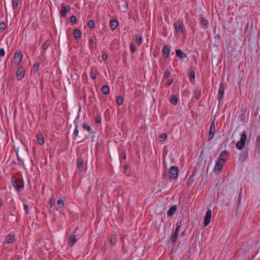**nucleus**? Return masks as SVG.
Returning a JSON list of instances; mask_svg holds the SVG:
<instances>
[{"label": "nucleus", "mask_w": 260, "mask_h": 260, "mask_svg": "<svg viewBox=\"0 0 260 260\" xmlns=\"http://www.w3.org/2000/svg\"><path fill=\"white\" fill-rule=\"evenodd\" d=\"M102 57L103 60H106L108 58V56L106 54H103Z\"/></svg>", "instance_id": "nucleus-49"}, {"label": "nucleus", "mask_w": 260, "mask_h": 260, "mask_svg": "<svg viewBox=\"0 0 260 260\" xmlns=\"http://www.w3.org/2000/svg\"><path fill=\"white\" fill-rule=\"evenodd\" d=\"M142 40V38L138 35L136 36V42L138 44H140Z\"/></svg>", "instance_id": "nucleus-38"}, {"label": "nucleus", "mask_w": 260, "mask_h": 260, "mask_svg": "<svg viewBox=\"0 0 260 260\" xmlns=\"http://www.w3.org/2000/svg\"><path fill=\"white\" fill-rule=\"evenodd\" d=\"M167 137V136L165 133L161 134L158 136V140L160 142H162L166 139Z\"/></svg>", "instance_id": "nucleus-30"}, {"label": "nucleus", "mask_w": 260, "mask_h": 260, "mask_svg": "<svg viewBox=\"0 0 260 260\" xmlns=\"http://www.w3.org/2000/svg\"><path fill=\"white\" fill-rule=\"evenodd\" d=\"M25 75V69L24 68L19 67L18 69L16 77L18 80H21L24 76Z\"/></svg>", "instance_id": "nucleus-10"}, {"label": "nucleus", "mask_w": 260, "mask_h": 260, "mask_svg": "<svg viewBox=\"0 0 260 260\" xmlns=\"http://www.w3.org/2000/svg\"><path fill=\"white\" fill-rule=\"evenodd\" d=\"M70 9V7L69 5L62 7L60 11L61 16L62 17H65L67 12L69 11Z\"/></svg>", "instance_id": "nucleus-12"}, {"label": "nucleus", "mask_w": 260, "mask_h": 260, "mask_svg": "<svg viewBox=\"0 0 260 260\" xmlns=\"http://www.w3.org/2000/svg\"><path fill=\"white\" fill-rule=\"evenodd\" d=\"M14 240V237L12 235H8L5 239V242L8 243H11Z\"/></svg>", "instance_id": "nucleus-26"}, {"label": "nucleus", "mask_w": 260, "mask_h": 260, "mask_svg": "<svg viewBox=\"0 0 260 260\" xmlns=\"http://www.w3.org/2000/svg\"><path fill=\"white\" fill-rule=\"evenodd\" d=\"M209 22L208 21L204 19L203 18H201L200 20V24L202 26H205V28H207V25L208 24Z\"/></svg>", "instance_id": "nucleus-25"}, {"label": "nucleus", "mask_w": 260, "mask_h": 260, "mask_svg": "<svg viewBox=\"0 0 260 260\" xmlns=\"http://www.w3.org/2000/svg\"><path fill=\"white\" fill-rule=\"evenodd\" d=\"M83 161L81 158H79L77 159V166L79 170L82 171L83 170Z\"/></svg>", "instance_id": "nucleus-24"}, {"label": "nucleus", "mask_w": 260, "mask_h": 260, "mask_svg": "<svg viewBox=\"0 0 260 260\" xmlns=\"http://www.w3.org/2000/svg\"><path fill=\"white\" fill-rule=\"evenodd\" d=\"M170 48L169 46L165 45L162 48V53L163 56L166 57L168 58L169 56V52H170Z\"/></svg>", "instance_id": "nucleus-15"}, {"label": "nucleus", "mask_w": 260, "mask_h": 260, "mask_svg": "<svg viewBox=\"0 0 260 260\" xmlns=\"http://www.w3.org/2000/svg\"><path fill=\"white\" fill-rule=\"evenodd\" d=\"M174 27L177 33L181 34L182 32H183V24L180 20L176 21L174 23Z\"/></svg>", "instance_id": "nucleus-5"}, {"label": "nucleus", "mask_w": 260, "mask_h": 260, "mask_svg": "<svg viewBox=\"0 0 260 260\" xmlns=\"http://www.w3.org/2000/svg\"><path fill=\"white\" fill-rule=\"evenodd\" d=\"M6 27V25L4 22H2L0 23V30L1 31H3L5 30Z\"/></svg>", "instance_id": "nucleus-43"}, {"label": "nucleus", "mask_w": 260, "mask_h": 260, "mask_svg": "<svg viewBox=\"0 0 260 260\" xmlns=\"http://www.w3.org/2000/svg\"><path fill=\"white\" fill-rule=\"evenodd\" d=\"M216 133V128L214 121H212L210 124V131L208 134V139L211 140L213 138L214 134Z\"/></svg>", "instance_id": "nucleus-8"}, {"label": "nucleus", "mask_w": 260, "mask_h": 260, "mask_svg": "<svg viewBox=\"0 0 260 260\" xmlns=\"http://www.w3.org/2000/svg\"><path fill=\"white\" fill-rule=\"evenodd\" d=\"M177 98L176 96H173L170 100L171 103L173 105H176L177 103Z\"/></svg>", "instance_id": "nucleus-32"}, {"label": "nucleus", "mask_w": 260, "mask_h": 260, "mask_svg": "<svg viewBox=\"0 0 260 260\" xmlns=\"http://www.w3.org/2000/svg\"><path fill=\"white\" fill-rule=\"evenodd\" d=\"M224 93V88L223 84L222 83H221L220 84L219 91H218V94L217 95V100L220 102L223 97Z\"/></svg>", "instance_id": "nucleus-11"}, {"label": "nucleus", "mask_w": 260, "mask_h": 260, "mask_svg": "<svg viewBox=\"0 0 260 260\" xmlns=\"http://www.w3.org/2000/svg\"><path fill=\"white\" fill-rule=\"evenodd\" d=\"M173 80L171 79L168 83H166V84L167 87H169L170 85H171V84L173 83Z\"/></svg>", "instance_id": "nucleus-50"}, {"label": "nucleus", "mask_w": 260, "mask_h": 260, "mask_svg": "<svg viewBox=\"0 0 260 260\" xmlns=\"http://www.w3.org/2000/svg\"><path fill=\"white\" fill-rule=\"evenodd\" d=\"M110 242L112 245H114L116 243V237L114 235L111 236L110 238Z\"/></svg>", "instance_id": "nucleus-35"}, {"label": "nucleus", "mask_w": 260, "mask_h": 260, "mask_svg": "<svg viewBox=\"0 0 260 260\" xmlns=\"http://www.w3.org/2000/svg\"><path fill=\"white\" fill-rule=\"evenodd\" d=\"M179 170L177 167H172L169 171V176L170 180H176L178 175Z\"/></svg>", "instance_id": "nucleus-1"}, {"label": "nucleus", "mask_w": 260, "mask_h": 260, "mask_svg": "<svg viewBox=\"0 0 260 260\" xmlns=\"http://www.w3.org/2000/svg\"><path fill=\"white\" fill-rule=\"evenodd\" d=\"M82 127L85 129L86 131H87L88 132H90L91 131V128L90 126L87 123L85 122L83 123L82 125Z\"/></svg>", "instance_id": "nucleus-27"}, {"label": "nucleus", "mask_w": 260, "mask_h": 260, "mask_svg": "<svg viewBox=\"0 0 260 260\" xmlns=\"http://www.w3.org/2000/svg\"><path fill=\"white\" fill-rule=\"evenodd\" d=\"M116 103L118 105H121L123 103V99L121 96H118L116 99Z\"/></svg>", "instance_id": "nucleus-34"}, {"label": "nucleus", "mask_w": 260, "mask_h": 260, "mask_svg": "<svg viewBox=\"0 0 260 260\" xmlns=\"http://www.w3.org/2000/svg\"><path fill=\"white\" fill-rule=\"evenodd\" d=\"M87 25L90 28H93L95 26L94 22L93 20H90L88 22Z\"/></svg>", "instance_id": "nucleus-33"}, {"label": "nucleus", "mask_w": 260, "mask_h": 260, "mask_svg": "<svg viewBox=\"0 0 260 260\" xmlns=\"http://www.w3.org/2000/svg\"><path fill=\"white\" fill-rule=\"evenodd\" d=\"M190 80L193 82L195 80V72L194 70H192L189 74Z\"/></svg>", "instance_id": "nucleus-29"}, {"label": "nucleus", "mask_w": 260, "mask_h": 260, "mask_svg": "<svg viewBox=\"0 0 260 260\" xmlns=\"http://www.w3.org/2000/svg\"><path fill=\"white\" fill-rule=\"evenodd\" d=\"M239 150H242L243 147H237Z\"/></svg>", "instance_id": "nucleus-55"}, {"label": "nucleus", "mask_w": 260, "mask_h": 260, "mask_svg": "<svg viewBox=\"0 0 260 260\" xmlns=\"http://www.w3.org/2000/svg\"><path fill=\"white\" fill-rule=\"evenodd\" d=\"M74 36L76 40H79L81 38V31L78 29H75L73 31Z\"/></svg>", "instance_id": "nucleus-18"}, {"label": "nucleus", "mask_w": 260, "mask_h": 260, "mask_svg": "<svg viewBox=\"0 0 260 260\" xmlns=\"http://www.w3.org/2000/svg\"><path fill=\"white\" fill-rule=\"evenodd\" d=\"M194 96L197 100H198L200 99L201 95V91L199 89L197 88L194 90Z\"/></svg>", "instance_id": "nucleus-28"}, {"label": "nucleus", "mask_w": 260, "mask_h": 260, "mask_svg": "<svg viewBox=\"0 0 260 260\" xmlns=\"http://www.w3.org/2000/svg\"><path fill=\"white\" fill-rule=\"evenodd\" d=\"M118 24V22L116 20H113L110 21V27L112 30L115 29Z\"/></svg>", "instance_id": "nucleus-22"}, {"label": "nucleus", "mask_w": 260, "mask_h": 260, "mask_svg": "<svg viewBox=\"0 0 260 260\" xmlns=\"http://www.w3.org/2000/svg\"><path fill=\"white\" fill-rule=\"evenodd\" d=\"M12 182L14 187L17 191H20L23 189L24 183L22 180L18 178L13 179Z\"/></svg>", "instance_id": "nucleus-2"}, {"label": "nucleus", "mask_w": 260, "mask_h": 260, "mask_svg": "<svg viewBox=\"0 0 260 260\" xmlns=\"http://www.w3.org/2000/svg\"><path fill=\"white\" fill-rule=\"evenodd\" d=\"M70 21L73 23H76L77 22L76 17L74 15H72L70 17Z\"/></svg>", "instance_id": "nucleus-41"}, {"label": "nucleus", "mask_w": 260, "mask_h": 260, "mask_svg": "<svg viewBox=\"0 0 260 260\" xmlns=\"http://www.w3.org/2000/svg\"><path fill=\"white\" fill-rule=\"evenodd\" d=\"M181 228V224L177 223L176 224V228L175 229V231L174 233L173 236L171 237V240L173 242H175L177 239L179 232L180 231V229Z\"/></svg>", "instance_id": "nucleus-7"}, {"label": "nucleus", "mask_w": 260, "mask_h": 260, "mask_svg": "<svg viewBox=\"0 0 260 260\" xmlns=\"http://www.w3.org/2000/svg\"><path fill=\"white\" fill-rule=\"evenodd\" d=\"M175 52L176 56L179 59H183L187 57V54L185 53L182 52L180 49H176Z\"/></svg>", "instance_id": "nucleus-14"}, {"label": "nucleus", "mask_w": 260, "mask_h": 260, "mask_svg": "<svg viewBox=\"0 0 260 260\" xmlns=\"http://www.w3.org/2000/svg\"><path fill=\"white\" fill-rule=\"evenodd\" d=\"M57 210H60V209H61L64 206V202L63 200L62 199H59L57 202Z\"/></svg>", "instance_id": "nucleus-19"}, {"label": "nucleus", "mask_w": 260, "mask_h": 260, "mask_svg": "<svg viewBox=\"0 0 260 260\" xmlns=\"http://www.w3.org/2000/svg\"><path fill=\"white\" fill-rule=\"evenodd\" d=\"M123 158H124V159L126 158V155H125V154H124L123 155Z\"/></svg>", "instance_id": "nucleus-56"}, {"label": "nucleus", "mask_w": 260, "mask_h": 260, "mask_svg": "<svg viewBox=\"0 0 260 260\" xmlns=\"http://www.w3.org/2000/svg\"><path fill=\"white\" fill-rule=\"evenodd\" d=\"M130 48L131 51L134 52L136 51L135 44L134 42H132L130 45Z\"/></svg>", "instance_id": "nucleus-44"}, {"label": "nucleus", "mask_w": 260, "mask_h": 260, "mask_svg": "<svg viewBox=\"0 0 260 260\" xmlns=\"http://www.w3.org/2000/svg\"><path fill=\"white\" fill-rule=\"evenodd\" d=\"M5 51L4 48H1L0 49V57H3L5 56Z\"/></svg>", "instance_id": "nucleus-46"}, {"label": "nucleus", "mask_w": 260, "mask_h": 260, "mask_svg": "<svg viewBox=\"0 0 260 260\" xmlns=\"http://www.w3.org/2000/svg\"><path fill=\"white\" fill-rule=\"evenodd\" d=\"M78 132H79V131L78 129V126H77V125H76V128L75 129L74 132V135L75 136H77L78 134Z\"/></svg>", "instance_id": "nucleus-48"}, {"label": "nucleus", "mask_w": 260, "mask_h": 260, "mask_svg": "<svg viewBox=\"0 0 260 260\" xmlns=\"http://www.w3.org/2000/svg\"><path fill=\"white\" fill-rule=\"evenodd\" d=\"M95 121L97 123H100L102 122V117L100 114L97 115L95 117Z\"/></svg>", "instance_id": "nucleus-36"}, {"label": "nucleus", "mask_w": 260, "mask_h": 260, "mask_svg": "<svg viewBox=\"0 0 260 260\" xmlns=\"http://www.w3.org/2000/svg\"><path fill=\"white\" fill-rule=\"evenodd\" d=\"M76 237L75 235H72L70 238L69 244L71 246H73L76 242Z\"/></svg>", "instance_id": "nucleus-21"}, {"label": "nucleus", "mask_w": 260, "mask_h": 260, "mask_svg": "<svg viewBox=\"0 0 260 260\" xmlns=\"http://www.w3.org/2000/svg\"><path fill=\"white\" fill-rule=\"evenodd\" d=\"M39 64L38 63H35L33 66V70L34 72H37L39 68Z\"/></svg>", "instance_id": "nucleus-39"}, {"label": "nucleus", "mask_w": 260, "mask_h": 260, "mask_svg": "<svg viewBox=\"0 0 260 260\" xmlns=\"http://www.w3.org/2000/svg\"><path fill=\"white\" fill-rule=\"evenodd\" d=\"M247 140V135L245 132H243L241 135L240 140L238 141L236 146H245Z\"/></svg>", "instance_id": "nucleus-3"}, {"label": "nucleus", "mask_w": 260, "mask_h": 260, "mask_svg": "<svg viewBox=\"0 0 260 260\" xmlns=\"http://www.w3.org/2000/svg\"><path fill=\"white\" fill-rule=\"evenodd\" d=\"M50 44V41L49 40H46L43 45V48L44 50H46L48 47H49V45Z\"/></svg>", "instance_id": "nucleus-31"}, {"label": "nucleus", "mask_w": 260, "mask_h": 260, "mask_svg": "<svg viewBox=\"0 0 260 260\" xmlns=\"http://www.w3.org/2000/svg\"><path fill=\"white\" fill-rule=\"evenodd\" d=\"M256 146H260V135H258L256 138Z\"/></svg>", "instance_id": "nucleus-47"}, {"label": "nucleus", "mask_w": 260, "mask_h": 260, "mask_svg": "<svg viewBox=\"0 0 260 260\" xmlns=\"http://www.w3.org/2000/svg\"><path fill=\"white\" fill-rule=\"evenodd\" d=\"M229 157V153L227 151L224 150L222 151L218 157L219 159L222 158L224 160V161H226V159Z\"/></svg>", "instance_id": "nucleus-16"}, {"label": "nucleus", "mask_w": 260, "mask_h": 260, "mask_svg": "<svg viewBox=\"0 0 260 260\" xmlns=\"http://www.w3.org/2000/svg\"><path fill=\"white\" fill-rule=\"evenodd\" d=\"M49 204L50 206L53 207L55 204V200L54 198H51L49 200Z\"/></svg>", "instance_id": "nucleus-45"}, {"label": "nucleus", "mask_w": 260, "mask_h": 260, "mask_svg": "<svg viewBox=\"0 0 260 260\" xmlns=\"http://www.w3.org/2000/svg\"><path fill=\"white\" fill-rule=\"evenodd\" d=\"M24 207L26 214H28V210L29 208V206L25 204L24 205Z\"/></svg>", "instance_id": "nucleus-51"}, {"label": "nucleus", "mask_w": 260, "mask_h": 260, "mask_svg": "<svg viewBox=\"0 0 260 260\" xmlns=\"http://www.w3.org/2000/svg\"><path fill=\"white\" fill-rule=\"evenodd\" d=\"M2 204H3V201H2V200H0V207L2 206Z\"/></svg>", "instance_id": "nucleus-54"}, {"label": "nucleus", "mask_w": 260, "mask_h": 260, "mask_svg": "<svg viewBox=\"0 0 260 260\" xmlns=\"http://www.w3.org/2000/svg\"><path fill=\"white\" fill-rule=\"evenodd\" d=\"M171 72L169 70H166L164 75V77L166 79L168 78L170 75Z\"/></svg>", "instance_id": "nucleus-40"}, {"label": "nucleus", "mask_w": 260, "mask_h": 260, "mask_svg": "<svg viewBox=\"0 0 260 260\" xmlns=\"http://www.w3.org/2000/svg\"><path fill=\"white\" fill-rule=\"evenodd\" d=\"M90 76L92 79H95L96 78V75L93 72V68L91 69L90 74Z\"/></svg>", "instance_id": "nucleus-42"}, {"label": "nucleus", "mask_w": 260, "mask_h": 260, "mask_svg": "<svg viewBox=\"0 0 260 260\" xmlns=\"http://www.w3.org/2000/svg\"><path fill=\"white\" fill-rule=\"evenodd\" d=\"M24 151V155H26L28 153V151L27 149V147H18L16 150L17 158L20 160V156H22V152Z\"/></svg>", "instance_id": "nucleus-9"}, {"label": "nucleus", "mask_w": 260, "mask_h": 260, "mask_svg": "<svg viewBox=\"0 0 260 260\" xmlns=\"http://www.w3.org/2000/svg\"><path fill=\"white\" fill-rule=\"evenodd\" d=\"M217 38H219V35H217Z\"/></svg>", "instance_id": "nucleus-57"}, {"label": "nucleus", "mask_w": 260, "mask_h": 260, "mask_svg": "<svg viewBox=\"0 0 260 260\" xmlns=\"http://www.w3.org/2000/svg\"><path fill=\"white\" fill-rule=\"evenodd\" d=\"M225 162L224 161V160L222 158L219 159L218 158V159L215 165L214 170L215 171H221Z\"/></svg>", "instance_id": "nucleus-6"}, {"label": "nucleus", "mask_w": 260, "mask_h": 260, "mask_svg": "<svg viewBox=\"0 0 260 260\" xmlns=\"http://www.w3.org/2000/svg\"><path fill=\"white\" fill-rule=\"evenodd\" d=\"M101 90L103 94L105 95H107L109 93V87L108 86L105 85H104L101 89Z\"/></svg>", "instance_id": "nucleus-23"}, {"label": "nucleus", "mask_w": 260, "mask_h": 260, "mask_svg": "<svg viewBox=\"0 0 260 260\" xmlns=\"http://www.w3.org/2000/svg\"><path fill=\"white\" fill-rule=\"evenodd\" d=\"M124 169H127L128 168V166L127 165H125L124 166Z\"/></svg>", "instance_id": "nucleus-53"}, {"label": "nucleus", "mask_w": 260, "mask_h": 260, "mask_svg": "<svg viewBox=\"0 0 260 260\" xmlns=\"http://www.w3.org/2000/svg\"><path fill=\"white\" fill-rule=\"evenodd\" d=\"M177 210V206H172L168 210L167 214L168 216H172Z\"/></svg>", "instance_id": "nucleus-17"}, {"label": "nucleus", "mask_w": 260, "mask_h": 260, "mask_svg": "<svg viewBox=\"0 0 260 260\" xmlns=\"http://www.w3.org/2000/svg\"><path fill=\"white\" fill-rule=\"evenodd\" d=\"M211 210L210 209H208L206 213L205 216L204 218V224L205 226H207L210 223L211 221Z\"/></svg>", "instance_id": "nucleus-4"}, {"label": "nucleus", "mask_w": 260, "mask_h": 260, "mask_svg": "<svg viewBox=\"0 0 260 260\" xmlns=\"http://www.w3.org/2000/svg\"><path fill=\"white\" fill-rule=\"evenodd\" d=\"M89 43L90 44H93V43H94V41H93V39H89Z\"/></svg>", "instance_id": "nucleus-52"}, {"label": "nucleus", "mask_w": 260, "mask_h": 260, "mask_svg": "<svg viewBox=\"0 0 260 260\" xmlns=\"http://www.w3.org/2000/svg\"><path fill=\"white\" fill-rule=\"evenodd\" d=\"M37 138L39 145H42L43 144H44V137L42 134L38 135Z\"/></svg>", "instance_id": "nucleus-20"}, {"label": "nucleus", "mask_w": 260, "mask_h": 260, "mask_svg": "<svg viewBox=\"0 0 260 260\" xmlns=\"http://www.w3.org/2000/svg\"><path fill=\"white\" fill-rule=\"evenodd\" d=\"M22 54L20 52L15 53L14 56L15 63L18 65L22 60Z\"/></svg>", "instance_id": "nucleus-13"}, {"label": "nucleus", "mask_w": 260, "mask_h": 260, "mask_svg": "<svg viewBox=\"0 0 260 260\" xmlns=\"http://www.w3.org/2000/svg\"><path fill=\"white\" fill-rule=\"evenodd\" d=\"M13 9H16L18 6V0H12Z\"/></svg>", "instance_id": "nucleus-37"}]
</instances>
